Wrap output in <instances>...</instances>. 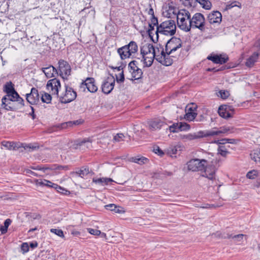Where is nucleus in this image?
I'll return each mask as SVG.
<instances>
[{"instance_id": "1", "label": "nucleus", "mask_w": 260, "mask_h": 260, "mask_svg": "<svg viewBox=\"0 0 260 260\" xmlns=\"http://www.w3.org/2000/svg\"><path fill=\"white\" fill-rule=\"evenodd\" d=\"M207 160L202 159H192L187 162L188 169L192 171L205 170L202 175L209 180H213L215 179V169L214 167H207Z\"/></svg>"}, {"instance_id": "2", "label": "nucleus", "mask_w": 260, "mask_h": 260, "mask_svg": "<svg viewBox=\"0 0 260 260\" xmlns=\"http://www.w3.org/2000/svg\"><path fill=\"white\" fill-rule=\"evenodd\" d=\"M176 31V26L175 22L172 20L165 21L157 26L155 31L156 39L158 40V34L164 35L172 36H173Z\"/></svg>"}, {"instance_id": "3", "label": "nucleus", "mask_w": 260, "mask_h": 260, "mask_svg": "<svg viewBox=\"0 0 260 260\" xmlns=\"http://www.w3.org/2000/svg\"><path fill=\"white\" fill-rule=\"evenodd\" d=\"M138 62L136 60L131 61L128 64V70L131 74V80L141 79L143 75L142 70L138 68Z\"/></svg>"}, {"instance_id": "4", "label": "nucleus", "mask_w": 260, "mask_h": 260, "mask_svg": "<svg viewBox=\"0 0 260 260\" xmlns=\"http://www.w3.org/2000/svg\"><path fill=\"white\" fill-rule=\"evenodd\" d=\"M66 91L64 93L59 96V101L61 103L67 104L74 101L77 97L75 91L68 85H65Z\"/></svg>"}, {"instance_id": "5", "label": "nucleus", "mask_w": 260, "mask_h": 260, "mask_svg": "<svg viewBox=\"0 0 260 260\" xmlns=\"http://www.w3.org/2000/svg\"><path fill=\"white\" fill-rule=\"evenodd\" d=\"M160 55H157L156 57V60L161 64L166 66H171L173 62L172 57L173 55H171L172 53H170L169 51H164L162 47H160Z\"/></svg>"}, {"instance_id": "6", "label": "nucleus", "mask_w": 260, "mask_h": 260, "mask_svg": "<svg viewBox=\"0 0 260 260\" xmlns=\"http://www.w3.org/2000/svg\"><path fill=\"white\" fill-rule=\"evenodd\" d=\"M59 75L64 80H68L69 76L71 75V67L68 62L60 59L58 62Z\"/></svg>"}, {"instance_id": "7", "label": "nucleus", "mask_w": 260, "mask_h": 260, "mask_svg": "<svg viewBox=\"0 0 260 260\" xmlns=\"http://www.w3.org/2000/svg\"><path fill=\"white\" fill-rule=\"evenodd\" d=\"M182 41L179 38L172 37L169 40L165 46L166 51H169L170 53H173L182 47Z\"/></svg>"}, {"instance_id": "8", "label": "nucleus", "mask_w": 260, "mask_h": 260, "mask_svg": "<svg viewBox=\"0 0 260 260\" xmlns=\"http://www.w3.org/2000/svg\"><path fill=\"white\" fill-rule=\"evenodd\" d=\"M1 107L6 111H15L21 109L23 106L21 104H17L12 101V100L7 97H3L2 99Z\"/></svg>"}, {"instance_id": "9", "label": "nucleus", "mask_w": 260, "mask_h": 260, "mask_svg": "<svg viewBox=\"0 0 260 260\" xmlns=\"http://www.w3.org/2000/svg\"><path fill=\"white\" fill-rule=\"evenodd\" d=\"M205 18L203 14L201 13H196L191 20H190V28H198L203 30L204 29Z\"/></svg>"}, {"instance_id": "10", "label": "nucleus", "mask_w": 260, "mask_h": 260, "mask_svg": "<svg viewBox=\"0 0 260 260\" xmlns=\"http://www.w3.org/2000/svg\"><path fill=\"white\" fill-rule=\"evenodd\" d=\"M2 145L9 150H16L20 147H23L25 150H27L28 149H31L32 150H35L37 148V147L34 146L30 144L28 145L25 144L24 146V144L22 143H15L9 141L2 142Z\"/></svg>"}, {"instance_id": "11", "label": "nucleus", "mask_w": 260, "mask_h": 260, "mask_svg": "<svg viewBox=\"0 0 260 260\" xmlns=\"http://www.w3.org/2000/svg\"><path fill=\"white\" fill-rule=\"evenodd\" d=\"M47 89L52 94L58 97L59 88L61 87L60 81L54 78L49 80L46 85Z\"/></svg>"}, {"instance_id": "12", "label": "nucleus", "mask_w": 260, "mask_h": 260, "mask_svg": "<svg viewBox=\"0 0 260 260\" xmlns=\"http://www.w3.org/2000/svg\"><path fill=\"white\" fill-rule=\"evenodd\" d=\"M40 95L38 90L32 87L30 93L26 94V99L31 105H37L40 102Z\"/></svg>"}, {"instance_id": "13", "label": "nucleus", "mask_w": 260, "mask_h": 260, "mask_svg": "<svg viewBox=\"0 0 260 260\" xmlns=\"http://www.w3.org/2000/svg\"><path fill=\"white\" fill-rule=\"evenodd\" d=\"M197 106L194 103L188 104L185 108V118L189 121H192L196 117L197 113L196 110Z\"/></svg>"}, {"instance_id": "14", "label": "nucleus", "mask_w": 260, "mask_h": 260, "mask_svg": "<svg viewBox=\"0 0 260 260\" xmlns=\"http://www.w3.org/2000/svg\"><path fill=\"white\" fill-rule=\"evenodd\" d=\"M84 87H86L88 90L91 93L95 92L98 89L93 78L88 77L85 81H83L81 85V87L84 88Z\"/></svg>"}, {"instance_id": "15", "label": "nucleus", "mask_w": 260, "mask_h": 260, "mask_svg": "<svg viewBox=\"0 0 260 260\" xmlns=\"http://www.w3.org/2000/svg\"><path fill=\"white\" fill-rule=\"evenodd\" d=\"M218 112L221 117L226 119L232 117L234 109L230 106L221 105L219 107Z\"/></svg>"}, {"instance_id": "16", "label": "nucleus", "mask_w": 260, "mask_h": 260, "mask_svg": "<svg viewBox=\"0 0 260 260\" xmlns=\"http://www.w3.org/2000/svg\"><path fill=\"white\" fill-rule=\"evenodd\" d=\"M140 52L142 56L157 53L155 48H154L153 45L150 43L143 44L140 47Z\"/></svg>"}, {"instance_id": "17", "label": "nucleus", "mask_w": 260, "mask_h": 260, "mask_svg": "<svg viewBox=\"0 0 260 260\" xmlns=\"http://www.w3.org/2000/svg\"><path fill=\"white\" fill-rule=\"evenodd\" d=\"M83 121L82 119H79L75 121H69L66 122L62 123L60 124L55 126L53 128L54 131H57L58 129H66L68 127H72L73 125H78L82 123Z\"/></svg>"}, {"instance_id": "18", "label": "nucleus", "mask_w": 260, "mask_h": 260, "mask_svg": "<svg viewBox=\"0 0 260 260\" xmlns=\"http://www.w3.org/2000/svg\"><path fill=\"white\" fill-rule=\"evenodd\" d=\"M215 63L223 64L229 60V57L226 55H213L208 56L207 58Z\"/></svg>"}, {"instance_id": "19", "label": "nucleus", "mask_w": 260, "mask_h": 260, "mask_svg": "<svg viewBox=\"0 0 260 260\" xmlns=\"http://www.w3.org/2000/svg\"><path fill=\"white\" fill-rule=\"evenodd\" d=\"M207 132V131H199L197 133H193V134H188L185 135H184L182 137L183 139H185L188 140H193L203 137H207L208 135H206Z\"/></svg>"}, {"instance_id": "20", "label": "nucleus", "mask_w": 260, "mask_h": 260, "mask_svg": "<svg viewBox=\"0 0 260 260\" xmlns=\"http://www.w3.org/2000/svg\"><path fill=\"white\" fill-rule=\"evenodd\" d=\"M208 19L210 23H220L222 20L221 14L219 11H213L209 14Z\"/></svg>"}, {"instance_id": "21", "label": "nucleus", "mask_w": 260, "mask_h": 260, "mask_svg": "<svg viewBox=\"0 0 260 260\" xmlns=\"http://www.w3.org/2000/svg\"><path fill=\"white\" fill-rule=\"evenodd\" d=\"M230 131V128L229 127L222 126L220 127L219 130H217L216 127L212 128V129L207 131V134L208 137L214 136L215 135H219L220 134H225L229 132Z\"/></svg>"}, {"instance_id": "22", "label": "nucleus", "mask_w": 260, "mask_h": 260, "mask_svg": "<svg viewBox=\"0 0 260 260\" xmlns=\"http://www.w3.org/2000/svg\"><path fill=\"white\" fill-rule=\"evenodd\" d=\"M150 129L152 131L159 129L165 124L164 121L159 119H155L149 122Z\"/></svg>"}, {"instance_id": "23", "label": "nucleus", "mask_w": 260, "mask_h": 260, "mask_svg": "<svg viewBox=\"0 0 260 260\" xmlns=\"http://www.w3.org/2000/svg\"><path fill=\"white\" fill-rule=\"evenodd\" d=\"M43 72L47 78L55 77V75H58V71L53 66H49L48 67L43 68L42 69Z\"/></svg>"}, {"instance_id": "24", "label": "nucleus", "mask_w": 260, "mask_h": 260, "mask_svg": "<svg viewBox=\"0 0 260 260\" xmlns=\"http://www.w3.org/2000/svg\"><path fill=\"white\" fill-rule=\"evenodd\" d=\"M157 53L151 54L148 56H142V61L143 62L144 67H150L152 66L154 59H156Z\"/></svg>"}, {"instance_id": "25", "label": "nucleus", "mask_w": 260, "mask_h": 260, "mask_svg": "<svg viewBox=\"0 0 260 260\" xmlns=\"http://www.w3.org/2000/svg\"><path fill=\"white\" fill-rule=\"evenodd\" d=\"M187 19L185 18H180V20H177L178 27L182 30L188 32L190 30V21L188 24Z\"/></svg>"}, {"instance_id": "26", "label": "nucleus", "mask_w": 260, "mask_h": 260, "mask_svg": "<svg viewBox=\"0 0 260 260\" xmlns=\"http://www.w3.org/2000/svg\"><path fill=\"white\" fill-rule=\"evenodd\" d=\"M259 54L257 52H254L249 57L246 59L245 66L248 68L252 67L257 61Z\"/></svg>"}, {"instance_id": "27", "label": "nucleus", "mask_w": 260, "mask_h": 260, "mask_svg": "<svg viewBox=\"0 0 260 260\" xmlns=\"http://www.w3.org/2000/svg\"><path fill=\"white\" fill-rule=\"evenodd\" d=\"M129 51V50H128L126 45L118 48L117 50V52L119 54L121 59L129 58L132 55Z\"/></svg>"}, {"instance_id": "28", "label": "nucleus", "mask_w": 260, "mask_h": 260, "mask_svg": "<svg viewBox=\"0 0 260 260\" xmlns=\"http://www.w3.org/2000/svg\"><path fill=\"white\" fill-rule=\"evenodd\" d=\"M89 173V168L87 167H83L80 169L72 173L73 176H78L84 178Z\"/></svg>"}, {"instance_id": "29", "label": "nucleus", "mask_w": 260, "mask_h": 260, "mask_svg": "<svg viewBox=\"0 0 260 260\" xmlns=\"http://www.w3.org/2000/svg\"><path fill=\"white\" fill-rule=\"evenodd\" d=\"M37 184L40 185L45 186L54 189L58 188L60 189V186L46 179L40 180V181L37 180Z\"/></svg>"}, {"instance_id": "30", "label": "nucleus", "mask_w": 260, "mask_h": 260, "mask_svg": "<svg viewBox=\"0 0 260 260\" xmlns=\"http://www.w3.org/2000/svg\"><path fill=\"white\" fill-rule=\"evenodd\" d=\"M4 97H7L8 99L10 100H12V101L17 104H21L22 106H24V101L23 99L20 96L19 94L18 93L17 96H16L13 92L12 93L6 94Z\"/></svg>"}, {"instance_id": "31", "label": "nucleus", "mask_w": 260, "mask_h": 260, "mask_svg": "<svg viewBox=\"0 0 260 260\" xmlns=\"http://www.w3.org/2000/svg\"><path fill=\"white\" fill-rule=\"evenodd\" d=\"M4 91L7 93L6 94H9L13 92L16 96H17L18 93L15 90L13 85L11 82H7L4 86Z\"/></svg>"}, {"instance_id": "32", "label": "nucleus", "mask_w": 260, "mask_h": 260, "mask_svg": "<svg viewBox=\"0 0 260 260\" xmlns=\"http://www.w3.org/2000/svg\"><path fill=\"white\" fill-rule=\"evenodd\" d=\"M92 181L93 182L102 185H107L110 182L113 181L112 179L108 178H100L98 179L93 178Z\"/></svg>"}, {"instance_id": "33", "label": "nucleus", "mask_w": 260, "mask_h": 260, "mask_svg": "<svg viewBox=\"0 0 260 260\" xmlns=\"http://www.w3.org/2000/svg\"><path fill=\"white\" fill-rule=\"evenodd\" d=\"M131 159L132 161L135 163H137L139 165L145 164L147 163L148 161V159L146 157L140 156L133 157Z\"/></svg>"}, {"instance_id": "34", "label": "nucleus", "mask_w": 260, "mask_h": 260, "mask_svg": "<svg viewBox=\"0 0 260 260\" xmlns=\"http://www.w3.org/2000/svg\"><path fill=\"white\" fill-rule=\"evenodd\" d=\"M92 142V140L90 138H86L83 139L82 140L79 141L77 145L79 146H86L87 148H89L91 146V143Z\"/></svg>"}, {"instance_id": "35", "label": "nucleus", "mask_w": 260, "mask_h": 260, "mask_svg": "<svg viewBox=\"0 0 260 260\" xmlns=\"http://www.w3.org/2000/svg\"><path fill=\"white\" fill-rule=\"evenodd\" d=\"M41 100L43 103H45L47 104H49L51 102L52 97L51 95L46 92H41Z\"/></svg>"}, {"instance_id": "36", "label": "nucleus", "mask_w": 260, "mask_h": 260, "mask_svg": "<svg viewBox=\"0 0 260 260\" xmlns=\"http://www.w3.org/2000/svg\"><path fill=\"white\" fill-rule=\"evenodd\" d=\"M102 91L105 94H109L112 91V88L108 85V82L106 79L102 84Z\"/></svg>"}, {"instance_id": "37", "label": "nucleus", "mask_w": 260, "mask_h": 260, "mask_svg": "<svg viewBox=\"0 0 260 260\" xmlns=\"http://www.w3.org/2000/svg\"><path fill=\"white\" fill-rule=\"evenodd\" d=\"M195 2L199 3L203 8L209 10L212 7L211 3L209 0H194Z\"/></svg>"}, {"instance_id": "38", "label": "nucleus", "mask_w": 260, "mask_h": 260, "mask_svg": "<svg viewBox=\"0 0 260 260\" xmlns=\"http://www.w3.org/2000/svg\"><path fill=\"white\" fill-rule=\"evenodd\" d=\"M126 46L128 50H129L131 54L137 52L138 51V45L135 41H131L129 44Z\"/></svg>"}, {"instance_id": "39", "label": "nucleus", "mask_w": 260, "mask_h": 260, "mask_svg": "<svg viewBox=\"0 0 260 260\" xmlns=\"http://www.w3.org/2000/svg\"><path fill=\"white\" fill-rule=\"evenodd\" d=\"M12 222L11 219L8 218L4 221V225H1L0 231L2 234H4L7 232L8 228Z\"/></svg>"}, {"instance_id": "40", "label": "nucleus", "mask_w": 260, "mask_h": 260, "mask_svg": "<svg viewBox=\"0 0 260 260\" xmlns=\"http://www.w3.org/2000/svg\"><path fill=\"white\" fill-rule=\"evenodd\" d=\"M250 156L252 160L255 162H260V149L254 150L250 153Z\"/></svg>"}, {"instance_id": "41", "label": "nucleus", "mask_w": 260, "mask_h": 260, "mask_svg": "<svg viewBox=\"0 0 260 260\" xmlns=\"http://www.w3.org/2000/svg\"><path fill=\"white\" fill-rule=\"evenodd\" d=\"M217 151L218 154L223 157H225L227 154L229 153L227 148L224 145H219L217 149Z\"/></svg>"}, {"instance_id": "42", "label": "nucleus", "mask_w": 260, "mask_h": 260, "mask_svg": "<svg viewBox=\"0 0 260 260\" xmlns=\"http://www.w3.org/2000/svg\"><path fill=\"white\" fill-rule=\"evenodd\" d=\"M244 236L245 235L243 234H238L234 236H233L232 234H227V235L224 236L223 238L228 239L232 238L236 241H241L243 239Z\"/></svg>"}, {"instance_id": "43", "label": "nucleus", "mask_w": 260, "mask_h": 260, "mask_svg": "<svg viewBox=\"0 0 260 260\" xmlns=\"http://www.w3.org/2000/svg\"><path fill=\"white\" fill-rule=\"evenodd\" d=\"M258 176V173L257 171L255 170L249 171L246 174V177L250 179H254Z\"/></svg>"}, {"instance_id": "44", "label": "nucleus", "mask_w": 260, "mask_h": 260, "mask_svg": "<svg viewBox=\"0 0 260 260\" xmlns=\"http://www.w3.org/2000/svg\"><path fill=\"white\" fill-rule=\"evenodd\" d=\"M179 126H180V122L173 124L172 125L169 126L170 132L172 133L179 132L180 131V129H179Z\"/></svg>"}, {"instance_id": "45", "label": "nucleus", "mask_w": 260, "mask_h": 260, "mask_svg": "<svg viewBox=\"0 0 260 260\" xmlns=\"http://www.w3.org/2000/svg\"><path fill=\"white\" fill-rule=\"evenodd\" d=\"M179 126L180 131H188L190 128V126L188 124L185 122H180V126Z\"/></svg>"}, {"instance_id": "46", "label": "nucleus", "mask_w": 260, "mask_h": 260, "mask_svg": "<svg viewBox=\"0 0 260 260\" xmlns=\"http://www.w3.org/2000/svg\"><path fill=\"white\" fill-rule=\"evenodd\" d=\"M50 232L52 233H53L60 237L62 238L64 237L63 231L60 229H51L50 230Z\"/></svg>"}, {"instance_id": "47", "label": "nucleus", "mask_w": 260, "mask_h": 260, "mask_svg": "<svg viewBox=\"0 0 260 260\" xmlns=\"http://www.w3.org/2000/svg\"><path fill=\"white\" fill-rule=\"evenodd\" d=\"M31 168L35 170H40L42 171L43 172H46L47 170H49L50 169V167H45L42 166H37L35 167H31Z\"/></svg>"}, {"instance_id": "48", "label": "nucleus", "mask_w": 260, "mask_h": 260, "mask_svg": "<svg viewBox=\"0 0 260 260\" xmlns=\"http://www.w3.org/2000/svg\"><path fill=\"white\" fill-rule=\"evenodd\" d=\"M168 12L169 15L173 14L175 15H177L179 11L175 7L173 6H169Z\"/></svg>"}, {"instance_id": "49", "label": "nucleus", "mask_w": 260, "mask_h": 260, "mask_svg": "<svg viewBox=\"0 0 260 260\" xmlns=\"http://www.w3.org/2000/svg\"><path fill=\"white\" fill-rule=\"evenodd\" d=\"M153 151L160 156L164 154V152L162 151V150L157 146H155L153 147Z\"/></svg>"}, {"instance_id": "50", "label": "nucleus", "mask_w": 260, "mask_h": 260, "mask_svg": "<svg viewBox=\"0 0 260 260\" xmlns=\"http://www.w3.org/2000/svg\"><path fill=\"white\" fill-rule=\"evenodd\" d=\"M87 231L91 235L98 236L101 234V232L100 230L96 229H93L92 228H88L87 229Z\"/></svg>"}, {"instance_id": "51", "label": "nucleus", "mask_w": 260, "mask_h": 260, "mask_svg": "<svg viewBox=\"0 0 260 260\" xmlns=\"http://www.w3.org/2000/svg\"><path fill=\"white\" fill-rule=\"evenodd\" d=\"M106 79L108 82V85H109L111 86V88H112V90H113L115 85V79L114 77H108Z\"/></svg>"}, {"instance_id": "52", "label": "nucleus", "mask_w": 260, "mask_h": 260, "mask_svg": "<svg viewBox=\"0 0 260 260\" xmlns=\"http://www.w3.org/2000/svg\"><path fill=\"white\" fill-rule=\"evenodd\" d=\"M68 167L67 166H57L54 165L52 167H50L49 170H68Z\"/></svg>"}, {"instance_id": "53", "label": "nucleus", "mask_w": 260, "mask_h": 260, "mask_svg": "<svg viewBox=\"0 0 260 260\" xmlns=\"http://www.w3.org/2000/svg\"><path fill=\"white\" fill-rule=\"evenodd\" d=\"M124 136L123 134H117L114 137L113 140L115 142H119L123 140Z\"/></svg>"}, {"instance_id": "54", "label": "nucleus", "mask_w": 260, "mask_h": 260, "mask_svg": "<svg viewBox=\"0 0 260 260\" xmlns=\"http://www.w3.org/2000/svg\"><path fill=\"white\" fill-rule=\"evenodd\" d=\"M220 96L223 99L227 98L229 96V93L226 90H220L219 91Z\"/></svg>"}, {"instance_id": "55", "label": "nucleus", "mask_w": 260, "mask_h": 260, "mask_svg": "<svg viewBox=\"0 0 260 260\" xmlns=\"http://www.w3.org/2000/svg\"><path fill=\"white\" fill-rule=\"evenodd\" d=\"M237 3L239 4V2L235 1L230 4H228L226 5L225 9L226 10H228L232 9V8H233L234 7H236V6L238 7V6L237 5Z\"/></svg>"}, {"instance_id": "56", "label": "nucleus", "mask_w": 260, "mask_h": 260, "mask_svg": "<svg viewBox=\"0 0 260 260\" xmlns=\"http://www.w3.org/2000/svg\"><path fill=\"white\" fill-rule=\"evenodd\" d=\"M21 250L23 253H25L29 250V246L27 243H23L21 246Z\"/></svg>"}, {"instance_id": "57", "label": "nucleus", "mask_w": 260, "mask_h": 260, "mask_svg": "<svg viewBox=\"0 0 260 260\" xmlns=\"http://www.w3.org/2000/svg\"><path fill=\"white\" fill-rule=\"evenodd\" d=\"M116 81L118 83H122L124 81V75L123 73V71H122L121 73L119 74V77H118L116 76Z\"/></svg>"}, {"instance_id": "58", "label": "nucleus", "mask_w": 260, "mask_h": 260, "mask_svg": "<svg viewBox=\"0 0 260 260\" xmlns=\"http://www.w3.org/2000/svg\"><path fill=\"white\" fill-rule=\"evenodd\" d=\"M182 12L183 13L185 19L188 20L189 21H190V20H191L190 14L189 12V11L185 10H183Z\"/></svg>"}, {"instance_id": "59", "label": "nucleus", "mask_w": 260, "mask_h": 260, "mask_svg": "<svg viewBox=\"0 0 260 260\" xmlns=\"http://www.w3.org/2000/svg\"><path fill=\"white\" fill-rule=\"evenodd\" d=\"M115 204H110L105 206V208L107 210H110L112 211H114L115 209Z\"/></svg>"}, {"instance_id": "60", "label": "nucleus", "mask_w": 260, "mask_h": 260, "mask_svg": "<svg viewBox=\"0 0 260 260\" xmlns=\"http://www.w3.org/2000/svg\"><path fill=\"white\" fill-rule=\"evenodd\" d=\"M150 24H152L153 25H158V20L157 17H156L155 16H152L151 18V23Z\"/></svg>"}, {"instance_id": "61", "label": "nucleus", "mask_w": 260, "mask_h": 260, "mask_svg": "<svg viewBox=\"0 0 260 260\" xmlns=\"http://www.w3.org/2000/svg\"><path fill=\"white\" fill-rule=\"evenodd\" d=\"M154 26L155 25H153L152 24L149 23V28L148 30V33L149 36L150 37H152V31L153 30H154Z\"/></svg>"}, {"instance_id": "62", "label": "nucleus", "mask_w": 260, "mask_h": 260, "mask_svg": "<svg viewBox=\"0 0 260 260\" xmlns=\"http://www.w3.org/2000/svg\"><path fill=\"white\" fill-rule=\"evenodd\" d=\"M114 212L117 213H124V211L123 210V208L120 206H117L115 205V209L114 210Z\"/></svg>"}, {"instance_id": "63", "label": "nucleus", "mask_w": 260, "mask_h": 260, "mask_svg": "<svg viewBox=\"0 0 260 260\" xmlns=\"http://www.w3.org/2000/svg\"><path fill=\"white\" fill-rule=\"evenodd\" d=\"M55 190H56L58 192H60L62 194H67L68 193H69V191L67 190H66V189L62 188V187L60 186V189H55Z\"/></svg>"}, {"instance_id": "64", "label": "nucleus", "mask_w": 260, "mask_h": 260, "mask_svg": "<svg viewBox=\"0 0 260 260\" xmlns=\"http://www.w3.org/2000/svg\"><path fill=\"white\" fill-rule=\"evenodd\" d=\"M179 147H177V146H174L173 147H170L169 151L170 153H171L173 154H177L178 148Z\"/></svg>"}]
</instances>
